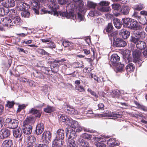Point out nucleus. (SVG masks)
Segmentation results:
<instances>
[{
  "label": "nucleus",
  "instance_id": "obj_1",
  "mask_svg": "<svg viewBox=\"0 0 147 147\" xmlns=\"http://www.w3.org/2000/svg\"><path fill=\"white\" fill-rule=\"evenodd\" d=\"M5 122L7 124L8 127L10 129L16 128L19 124L18 121L14 119L7 118L5 120Z\"/></svg>",
  "mask_w": 147,
  "mask_h": 147
},
{
  "label": "nucleus",
  "instance_id": "obj_2",
  "mask_svg": "<svg viewBox=\"0 0 147 147\" xmlns=\"http://www.w3.org/2000/svg\"><path fill=\"white\" fill-rule=\"evenodd\" d=\"M0 22L5 26H7L9 28H12L16 26L14 25V24L11 19L8 17L4 18L2 19Z\"/></svg>",
  "mask_w": 147,
  "mask_h": 147
},
{
  "label": "nucleus",
  "instance_id": "obj_3",
  "mask_svg": "<svg viewBox=\"0 0 147 147\" xmlns=\"http://www.w3.org/2000/svg\"><path fill=\"white\" fill-rule=\"evenodd\" d=\"M122 115L119 114L118 112H113L110 114H100L99 116L102 117H112L113 119H117L122 117Z\"/></svg>",
  "mask_w": 147,
  "mask_h": 147
},
{
  "label": "nucleus",
  "instance_id": "obj_4",
  "mask_svg": "<svg viewBox=\"0 0 147 147\" xmlns=\"http://www.w3.org/2000/svg\"><path fill=\"white\" fill-rule=\"evenodd\" d=\"M42 140L46 143H49L51 138V134L50 131H45L42 134Z\"/></svg>",
  "mask_w": 147,
  "mask_h": 147
},
{
  "label": "nucleus",
  "instance_id": "obj_5",
  "mask_svg": "<svg viewBox=\"0 0 147 147\" xmlns=\"http://www.w3.org/2000/svg\"><path fill=\"white\" fill-rule=\"evenodd\" d=\"M142 55V51L137 49H136L132 52V55L134 61L136 62L137 61H140V58Z\"/></svg>",
  "mask_w": 147,
  "mask_h": 147
},
{
  "label": "nucleus",
  "instance_id": "obj_6",
  "mask_svg": "<svg viewBox=\"0 0 147 147\" xmlns=\"http://www.w3.org/2000/svg\"><path fill=\"white\" fill-rule=\"evenodd\" d=\"M41 111L32 108L29 111V113L32 114L36 118H39L41 115Z\"/></svg>",
  "mask_w": 147,
  "mask_h": 147
},
{
  "label": "nucleus",
  "instance_id": "obj_7",
  "mask_svg": "<svg viewBox=\"0 0 147 147\" xmlns=\"http://www.w3.org/2000/svg\"><path fill=\"white\" fill-rule=\"evenodd\" d=\"M113 44L115 46L117 47H124L127 45L126 42L119 38H117L115 40H114Z\"/></svg>",
  "mask_w": 147,
  "mask_h": 147
},
{
  "label": "nucleus",
  "instance_id": "obj_8",
  "mask_svg": "<svg viewBox=\"0 0 147 147\" xmlns=\"http://www.w3.org/2000/svg\"><path fill=\"white\" fill-rule=\"evenodd\" d=\"M141 28L138 22L134 19H131L129 28L131 30H138Z\"/></svg>",
  "mask_w": 147,
  "mask_h": 147
},
{
  "label": "nucleus",
  "instance_id": "obj_9",
  "mask_svg": "<svg viewBox=\"0 0 147 147\" xmlns=\"http://www.w3.org/2000/svg\"><path fill=\"white\" fill-rule=\"evenodd\" d=\"M107 144L109 146L107 147H113L115 146H117L120 144L118 141L116 140V138H112L109 139L107 141Z\"/></svg>",
  "mask_w": 147,
  "mask_h": 147
},
{
  "label": "nucleus",
  "instance_id": "obj_10",
  "mask_svg": "<svg viewBox=\"0 0 147 147\" xmlns=\"http://www.w3.org/2000/svg\"><path fill=\"white\" fill-rule=\"evenodd\" d=\"M44 129V125L43 123H40L37 125L35 134L38 135L41 134Z\"/></svg>",
  "mask_w": 147,
  "mask_h": 147
},
{
  "label": "nucleus",
  "instance_id": "obj_11",
  "mask_svg": "<svg viewBox=\"0 0 147 147\" xmlns=\"http://www.w3.org/2000/svg\"><path fill=\"white\" fill-rule=\"evenodd\" d=\"M129 31L125 29H122L120 30L119 33V35L124 39L128 38L130 35Z\"/></svg>",
  "mask_w": 147,
  "mask_h": 147
},
{
  "label": "nucleus",
  "instance_id": "obj_12",
  "mask_svg": "<svg viewBox=\"0 0 147 147\" xmlns=\"http://www.w3.org/2000/svg\"><path fill=\"white\" fill-rule=\"evenodd\" d=\"M1 4L4 7L8 8L9 7H12L15 5V2L14 0H5L2 2Z\"/></svg>",
  "mask_w": 147,
  "mask_h": 147
},
{
  "label": "nucleus",
  "instance_id": "obj_13",
  "mask_svg": "<svg viewBox=\"0 0 147 147\" xmlns=\"http://www.w3.org/2000/svg\"><path fill=\"white\" fill-rule=\"evenodd\" d=\"M130 9V8L129 6L124 5L121 8L120 12L124 15H127L129 14Z\"/></svg>",
  "mask_w": 147,
  "mask_h": 147
},
{
  "label": "nucleus",
  "instance_id": "obj_14",
  "mask_svg": "<svg viewBox=\"0 0 147 147\" xmlns=\"http://www.w3.org/2000/svg\"><path fill=\"white\" fill-rule=\"evenodd\" d=\"M22 128V131L23 133L26 135H29L31 133L32 127L30 125H26L24 126Z\"/></svg>",
  "mask_w": 147,
  "mask_h": 147
},
{
  "label": "nucleus",
  "instance_id": "obj_15",
  "mask_svg": "<svg viewBox=\"0 0 147 147\" xmlns=\"http://www.w3.org/2000/svg\"><path fill=\"white\" fill-rule=\"evenodd\" d=\"M131 19L128 18H123L122 20V22L123 26L126 28H129Z\"/></svg>",
  "mask_w": 147,
  "mask_h": 147
},
{
  "label": "nucleus",
  "instance_id": "obj_16",
  "mask_svg": "<svg viewBox=\"0 0 147 147\" xmlns=\"http://www.w3.org/2000/svg\"><path fill=\"white\" fill-rule=\"evenodd\" d=\"M65 132L64 130L60 129L57 131V135L56 138L57 139L63 140L64 138Z\"/></svg>",
  "mask_w": 147,
  "mask_h": 147
},
{
  "label": "nucleus",
  "instance_id": "obj_17",
  "mask_svg": "<svg viewBox=\"0 0 147 147\" xmlns=\"http://www.w3.org/2000/svg\"><path fill=\"white\" fill-rule=\"evenodd\" d=\"M1 135L3 138H6L9 136L10 134V131L7 128L1 129Z\"/></svg>",
  "mask_w": 147,
  "mask_h": 147
},
{
  "label": "nucleus",
  "instance_id": "obj_18",
  "mask_svg": "<svg viewBox=\"0 0 147 147\" xmlns=\"http://www.w3.org/2000/svg\"><path fill=\"white\" fill-rule=\"evenodd\" d=\"M61 140L57 139L55 138L54 140L52 143V146L53 147H60L63 144Z\"/></svg>",
  "mask_w": 147,
  "mask_h": 147
},
{
  "label": "nucleus",
  "instance_id": "obj_19",
  "mask_svg": "<svg viewBox=\"0 0 147 147\" xmlns=\"http://www.w3.org/2000/svg\"><path fill=\"white\" fill-rule=\"evenodd\" d=\"M146 46V42L140 40L136 44L137 48L141 50L144 49Z\"/></svg>",
  "mask_w": 147,
  "mask_h": 147
},
{
  "label": "nucleus",
  "instance_id": "obj_20",
  "mask_svg": "<svg viewBox=\"0 0 147 147\" xmlns=\"http://www.w3.org/2000/svg\"><path fill=\"white\" fill-rule=\"evenodd\" d=\"M120 57L117 54L112 55L111 57V61L113 64L118 63V62L120 60Z\"/></svg>",
  "mask_w": 147,
  "mask_h": 147
},
{
  "label": "nucleus",
  "instance_id": "obj_21",
  "mask_svg": "<svg viewBox=\"0 0 147 147\" xmlns=\"http://www.w3.org/2000/svg\"><path fill=\"white\" fill-rule=\"evenodd\" d=\"M113 22L114 26L117 28L119 29L121 28L123 24L120 20L117 18H114Z\"/></svg>",
  "mask_w": 147,
  "mask_h": 147
},
{
  "label": "nucleus",
  "instance_id": "obj_22",
  "mask_svg": "<svg viewBox=\"0 0 147 147\" xmlns=\"http://www.w3.org/2000/svg\"><path fill=\"white\" fill-rule=\"evenodd\" d=\"M13 132L14 136L16 138H20L22 135V133L21 129H13Z\"/></svg>",
  "mask_w": 147,
  "mask_h": 147
},
{
  "label": "nucleus",
  "instance_id": "obj_23",
  "mask_svg": "<svg viewBox=\"0 0 147 147\" xmlns=\"http://www.w3.org/2000/svg\"><path fill=\"white\" fill-rule=\"evenodd\" d=\"M113 27L111 23H109L103 30V32L106 34V32L108 33H111L113 31Z\"/></svg>",
  "mask_w": 147,
  "mask_h": 147
},
{
  "label": "nucleus",
  "instance_id": "obj_24",
  "mask_svg": "<svg viewBox=\"0 0 147 147\" xmlns=\"http://www.w3.org/2000/svg\"><path fill=\"white\" fill-rule=\"evenodd\" d=\"M79 124L78 122L75 120L70 119L69 122H68L67 125L74 128H76L78 126Z\"/></svg>",
  "mask_w": 147,
  "mask_h": 147
},
{
  "label": "nucleus",
  "instance_id": "obj_25",
  "mask_svg": "<svg viewBox=\"0 0 147 147\" xmlns=\"http://www.w3.org/2000/svg\"><path fill=\"white\" fill-rule=\"evenodd\" d=\"M13 145L12 140L10 139L5 140L3 142L2 144L3 147H11Z\"/></svg>",
  "mask_w": 147,
  "mask_h": 147
},
{
  "label": "nucleus",
  "instance_id": "obj_26",
  "mask_svg": "<svg viewBox=\"0 0 147 147\" xmlns=\"http://www.w3.org/2000/svg\"><path fill=\"white\" fill-rule=\"evenodd\" d=\"M55 111V108L49 105H47L46 107L43 109V111L45 113H49L54 112Z\"/></svg>",
  "mask_w": 147,
  "mask_h": 147
},
{
  "label": "nucleus",
  "instance_id": "obj_27",
  "mask_svg": "<svg viewBox=\"0 0 147 147\" xmlns=\"http://www.w3.org/2000/svg\"><path fill=\"white\" fill-rule=\"evenodd\" d=\"M27 142H28V144L32 145H34V144L36 142V138L33 136H30L27 137Z\"/></svg>",
  "mask_w": 147,
  "mask_h": 147
},
{
  "label": "nucleus",
  "instance_id": "obj_28",
  "mask_svg": "<svg viewBox=\"0 0 147 147\" xmlns=\"http://www.w3.org/2000/svg\"><path fill=\"white\" fill-rule=\"evenodd\" d=\"M66 134L67 137L69 139H73L75 138V131H72L70 133H69V130L68 128H67L66 129Z\"/></svg>",
  "mask_w": 147,
  "mask_h": 147
},
{
  "label": "nucleus",
  "instance_id": "obj_29",
  "mask_svg": "<svg viewBox=\"0 0 147 147\" xmlns=\"http://www.w3.org/2000/svg\"><path fill=\"white\" fill-rule=\"evenodd\" d=\"M51 9V11H47L45 9H42V11L44 13H48L50 14L51 15L53 14L54 16H58V13L56 9H53L52 7Z\"/></svg>",
  "mask_w": 147,
  "mask_h": 147
},
{
  "label": "nucleus",
  "instance_id": "obj_30",
  "mask_svg": "<svg viewBox=\"0 0 147 147\" xmlns=\"http://www.w3.org/2000/svg\"><path fill=\"white\" fill-rule=\"evenodd\" d=\"M11 19L13 22L14 24V25L16 26L20 25L21 23V19L18 16L16 17L12 16Z\"/></svg>",
  "mask_w": 147,
  "mask_h": 147
},
{
  "label": "nucleus",
  "instance_id": "obj_31",
  "mask_svg": "<svg viewBox=\"0 0 147 147\" xmlns=\"http://www.w3.org/2000/svg\"><path fill=\"white\" fill-rule=\"evenodd\" d=\"M59 119V121L62 122H65L66 124L67 125L68 122H69L70 119L68 118L66 115L62 114L60 116Z\"/></svg>",
  "mask_w": 147,
  "mask_h": 147
},
{
  "label": "nucleus",
  "instance_id": "obj_32",
  "mask_svg": "<svg viewBox=\"0 0 147 147\" xmlns=\"http://www.w3.org/2000/svg\"><path fill=\"white\" fill-rule=\"evenodd\" d=\"M32 74L34 77L40 79H44L45 78L44 75L40 71L36 70H34V72Z\"/></svg>",
  "mask_w": 147,
  "mask_h": 147
},
{
  "label": "nucleus",
  "instance_id": "obj_33",
  "mask_svg": "<svg viewBox=\"0 0 147 147\" xmlns=\"http://www.w3.org/2000/svg\"><path fill=\"white\" fill-rule=\"evenodd\" d=\"M80 145L83 147H89V144L88 142L83 139H79L78 140Z\"/></svg>",
  "mask_w": 147,
  "mask_h": 147
},
{
  "label": "nucleus",
  "instance_id": "obj_34",
  "mask_svg": "<svg viewBox=\"0 0 147 147\" xmlns=\"http://www.w3.org/2000/svg\"><path fill=\"white\" fill-rule=\"evenodd\" d=\"M136 36L138 38H143L145 36V32L144 31H138L135 33Z\"/></svg>",
  "mask_w": 147,
  "mask_h": 147
},
{
  "label": "nucleus",
  "instance_id": "obj_35",
  "mask_svg": "<svg viewBox=\"0 0 147 147\" xmlns=\"http://www.w3.org/2000/svg\"><path fill=\"white\" fill-rule=\"evenodd\" d=\"M135 69V67L132 63H129L126 67V71L127 72L133 71Z\"/></svg>",
  "mask_w": 147,
  "mask_h": 147
},
{
  "label": "nucleus",
  "instance_id": "obj_36",
  "mask_svg": "<svg viewBox=\"0 0 147 147\" xmlns=\"http://www.w3.org/2000/svg\"><path fill=\"white\" fill-rule=\"evenodd\" d=\"M25 4L20 1H19L18 2L17 5L16 7L18 8V9L20 10H23L25 9V6L24 4Z\"/></svg>",
  "mask_w": 147,
  "mask_h": 147
},
{
  "label": "nucleus",
  "instance_id": "obj_37",
  "mask_svg": "<svg viewBox=\"0 0 147 147\" xmlns=\"http://www.w3.org/2000/svg\"><path fill=\"white\" fill-rule=\"evenodd\" d=\"M106 140L105 139H101L100 141L96 144L97 147H106Z\"/></svg>",
  "mask_w": 147,
  "mask_h": 147
},
{
  "label": "nucleus",
  "instance_id": "obj_38",
  "mask_svg": "<svg viewBox=\"0 0 147 147\" xmlns=\"http://www.w3.org/2000/svg\"><path fill=\"white\" fill-rule=\"evenodd\" d=\"M51 68L50 67H42L41 69V71L42 73L47 75H50Z\"/></svg>",
  "mask_w": 147,
  "mask_h": 147
},
{
  "label": "nucleus",
  "instance_id": "obj_39",
  "mask_svg": "<svg viewBox=\"0 0 147 147\" xmlns=\"http://www.w3.org/2000/svg\"><path fill=\"white\" fill-rule=\"evenodd\" d=\"M9 10L8 8L5 9L3 7L0 8V16H3L5 15H7L9 12Z\"/></svg>",
  "mask_w": 147,
  "mask_h": 147
},
{
  "label": "nucleus",
  "instance_id": "obj_40",
  "mask_svg": "<svg viewBox=\"0 0 147 147\" xmlns=\"http://www.w3.org/2000/svg\"><path fill=\"white\" fill-rule=\"evenodd\" d=\"M50 1L51 4V7L53 9H57L59 8V5L57 4V0H50Z\"/></svg>",
  "mask_w": 147,
  "mask_h": 147
},
{
  "label": "nucleus",
  "instance_id": "obj_41",
  "mask_svg": "<svg viewBox=\"0 0 147 147\" xmlns=\"http://www.w3.org/2000/svg\"><path fill=\"white\" fill-rule=\"evenodd\" d=\"M67 111L69 114L72 115H77L78 113L77 111L73 108H69V109L67 110Z\"/></svg>",
  "mask_w": 147,
  "mask_h": 147
},
{
  "label": "nucleus",
  "instance_id": "obj_42",
  "mask_svg": "<svg viewBox=\"0 0 147 147\" xmlns=\"http://www.w3.org/2000/svg\"><path fill=\"white\" fill-rule=\"evenodd\" d=\"M10 14L9 15V17L11 18L12 16L16 17L18 16L17 11V10L15 9H11L10 11Z\"/></svg>",
  "mask_w": 147,
  "mask_h": 147
},
{
  "label": "nucleus",
  "instance_id": "obj_43",
  "mask_svg": "<svg viewBox=\"0 0 147 147\" xmlns=\"http://www.w3.org/2000/svg\"><path fill=\"white\" fill-rule=\"evenodd\" d=\"M111 95L112 97L118 98L119 95V91L118 90H113L111 92Z\"/></svg>",
  "mask_w": 147,
  "mask_h": 147
},
{
  "label": "nucleus",
  "instance_id": "obj_44",
  "mask_svg": "<svg viewBox=\"0 0 147 147\" xmlns=\"http://www.w3.org/2000/svg\"><path fill=\"white\" fill-rule=\"evenodd\" d=\"M97 5L92 1H88L87 3V6L89 8L94 9Z\"/></svg>",
  "mask_w": 147,
  "mask_h": 147
},
{
  "label": "nucleus",
  "instance_id": "obj_45",
  "mask_svg": "<svg viewBox=\"0 0 147 147\" xmlns=\"http://www.w3.org/2000/svg\"><path fill=\"white\" fill-rule=\"evenodd\" d=\"M87 91L88 92L90 93L92 95L94 96L96 100H94L96 101H97L98 96L96 93L94 91H92L91 88H89L87 89Z\"/></svg>",
  "mask_w": 147,
  "mask_h": 147
},
{
  "label": "nucleus",
  "instance_id": "obj_46",
  "mask_svg": "<svg viewBox=\"0 0 147 147\" xmlns=\"http://www.w3.org/2000/svg\"><path fill=\"white\" fill-rule=\"evenodd\" d=\"M67 147H78V146L75 141L73 139H71L69 141Z\"/></svg>",
  "mask_w": 147,
  "mask_h": 147
},
{
  "label": "nucleus",
  "instance_id": "obj_47",
  "mask_svg": "<svg viewBox=\"0 0 147 147\" xmlns=\"http://www.w3.org/2000/svg\"><path fill=\"white\" fill-rule=\"evenodd\" d=\"M37 52L38 53L41 55H45L49 56L50 54L44 50L38 48L37 50Z\"/></svg>",
  "mask_w": 147,
  "mask_h": 147
},
{
  "label": "nucleus",
  "instance_id": "obj_48",
  "mask_svg": "<svg viewBox=\"0 0 147 147\" xmlns=\"http://www.w3.org/2000/svg\"><path fill=\"white\" fill-rule=\"evenodd\" d=\"M118 66L117 67V70L118 72H121L123 70L124 65L123 64H121V63H118Z\"/></svg>",
  "mask_w": 147,
  "mask_h": 147
},
{
  "label": "nucleus",
  "instance_id": "obj_49",
  "mask_svg": "<svg viewBox=\"0 0 147 147\" xmlns=\"http://www.w3.org/2000/svg\"><path fill=\"white\" fill-rule=\"evenodd\" d=\"M73 66L75 68L80 67L83 68L84 67V65L82 64H81L80 63L78 62H76L74 63L73 64Z\"/></svg>",
  "mask_w": 147,
  "mask_h": 147
},
{
  "label": "nucleus",
  "instance_id": "obj_50",
  "mask_svg": "<svg viewBox=\"0 0 147 147\" xmlns=\"http://www.w3.org/2000/svg\"><path fill=\"white\" fill-rule=\"evenodd\" d=\"M15 103L14 101H8L5 105V107H8L9 108H11L13 107Z\"/></svg>",
  "mask_w": 147,
  "mask_h": 147
},
{
  "label": "nucleus",
  "instance_id": "obj_51",
  "mask_svg": "<svg viewBox=\"0 0 147 147\" xmlns=\"http://www.w3.org/2000/svg\"><path fill=\"white\" fill-rule=\"evenodd\" d=\"M82 137L85 139L90 140L92 138V136L90 134H88L86 133H85L83 134L82 135Z\"/></svg>",
  "mask_w": 147,
  "mask_h": 147
},
{
  "label": "nucleus",
  "instance_id": "obj_52",
  "mask_svg": "<svg viewBox=\"0 0 147 147\" xmlns=\"http://www.w3.org/2000/svg\"><path fill=\"white\" fill-rule=\"evenodd\" d=\"M138 21L142 25L147 24V17H145L141 19L140 18Z\"/></svg>",
  "mask_w": 147,
  "mask_h": 147
},
{
  "label": "nucleus",
  "instance_id": "obj_53",
  "mask_svg": "<svg viewBox=\"0 0 147 147\" xmlns=\"http://www.w3.org/2000/svg\"><path fill=\"white\" fill-rule=\"evenodd\" d=\"M21 15L22 17L24 18H28L30 15V12L28 11H23L22 12Z\"/></svg>",
  "mask_w": 147,
  "mask_h": 147
},
{
  "label": "nucleus",
  "instance_id": "obj_54",
  "mask_svg": "<svg viewBox=\"0 0 147 147\" xmlns=\"http://www.w3.org/2000/svg\"><path fill=\"white\" fill-rule=\"evenodd\" d=\"M144 7L142 4H138L136 6L135 9L136 10L140 11L144 9Z\"/></svg>",
  "mask_w": 147,
  "mask_h": 147
},
{
  "label": "nucleus",
  "instance_id": "obj_55",
  "mask_svg": "<svg viewBox=\"0 0 147 147\" xmlns=\"http://www.w3.org/2000/svg\"><path fill=\"white\" fill-rule=\"evenodd\" d=\"M76 89L80 92L85 91L84 88L81 85H78L76 86Z\"/></svg>",
  "mask_w": 147,
  "mask_h": 147
},
{
  "label": "nucleus",
  "instance_id": "obj_56",
  "mask_svg": "<svg viewBox=\"0 0 147 147\" xmlns=\"http://www.w3.org/2000/svg\"><path fill=\"white\" fill-rule=\"evenodd\" d=\"M93 78L95 80V83L96 84L102 82L100 78L96 75H94V76Z\"/></svg>",
  "mask_w": 147,
  "mask_h": 147
},
{
  "label": "nucleus",
  "instance_id": "obj_57",
  "mask_svg": "<svg viewBox=\"0 0 147 147\" xmlns=\"http://www.w3.org/2000/svg\"><path fill=\"white\" fill-rule=\"evenodd\" d=\"M113 9L116 10H119L121 8V5L119 4H115L112 5Z\"/></svg>",
  "mask_w": 147,
  "mask_h": 147
},
{
  "label": "nucleus",
  "instance_id": "obj_58",
  "mask_svg": "<svg viewBox=\"0 0 147 147\" xmlns=\"http://www.w3.org/2000/svg\"><path fill=\"white\" fill-rule=\"evenodd\" d=\"M84 131H87L90 133H96L98 134L97 131L95 130L91 129L89 128H86L85 127L83 128Z\"/></svg>",
  "mask_w": 147,
  "mask_h": 147
},
{
  "label": "nucleus",
  "instance_id": "obj_59",
  "mask_svg": "<svg viewBox=\"0 0 147 147\" xmlns=\"http://www.w3.org/2000/svg\"><path fill=\"white\" fill-rule=\"evenodd\" d=\"M32 5L33 6V8L39 7V6L37 0H33L32 2Z\"/></svg>",
  "mask_w": 147,
  "mask_h": 147
},
{
  "label": "nucleus",
  "instance_id": "obj_60",
  "mask_svg": "<svg viewBox=\"0 0 147 147\" xmlns=\"http://www.w3.org/2000/svg\"><path fill=\"white\" fill-rule=\"evenodd\" d=\"M110 7L108 6L102 7L100 8V11L102 12H108L109 11Z\"/></svg>",
  "mask_w": 147,
  "mask_h": 147
},
{
  "label": "nucleus",
  "instance_id": "obj_61",
  "mask_svg": "<svg viewBox=\"0 0 147 147\" xmlns=\"http://www.w3.org/2000/svg\"><path fill=\"white\" fill-rule=\"evenodd\" d=\"M74 15L73 13L71 11H70L69 13H67V15L66 16L67 18H71V19H74Z\"/></svg>",
  "mask_w": 147,
  "mask_h": 147
},
{
  "label": "nucleus",
  "instance_id": "obj_62",
  "mask_svg": "<svg viewBox=\"0 0 147 147\" xmlns=\"http://www.w3.org/2000/svg\"><path fill=\"white\" fill-rule=\"evenodd\" d=\"M109 4V3L106 1H102L99 3V5L102 7L108 6Z\"/></svg>",
  "mask_w": 147,
  "mask_h": 147
},
{
  "label": "nucleus",
  "instance_id": "obj_63",
  "mask_svg": "<svg viewBox=\"0 0 147 147\" xmlns=\"http://www.w3.org/2000/svg\"><path fill=\"white\" fill-rule=\"evenodd\" d=\"M26 107V106L25 104H22L21 105H19L17 111V113L20 112L22 110L25 109Z\"/></svg>",
  "mask_w": 147,
  "mask_h": 147
},
{
  "label": "nucleus",
  "instance_id": "obj_64",
  "mask_svg": "<svg viewBox=\"0 0 147 147\" xmlns=\"http://www.w3.org/2000/svg\"><path fill=\"white\" fill-rule=\"evenodd\" d=\"M48 47L53 49V48H55L56 47V45L54 43L52 42H51L48 43Z\"/></svg>",
  "mask_w": 147,
  "mask_h": 147
}]
</instances>
